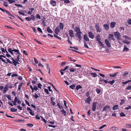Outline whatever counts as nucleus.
Masks as SVG:
<instances>
[{
    "instance_id": "obj_57",
    "label": "nucleus",
    "mask_w": 131,
    "mask_h": 131,
    "mask_svg": "<svg viewBox=\"0 0 131 131\" xmlns=\"http://www.w3.org/2000/svg\"><path fill=\"white\" fill-rule=\"evenodd\" d=\"M31 28L34 32L35 33H36L37 31L35 29V28L34 27H31Z\"/></svg>"
},
{
    "instance_id": "obj_11",
    "label": "nucleus",
    "mask_w": 131,
    "mask_h": 131,
    "mask_svg": "<svg viewBox=\"0 0 131 131\" xmlns=\"http://www.w3.org/2000/svg\"><path fill=\"white\" fill-rule=\"evenodd\" d=\"M91 101V97L90 96H89L88 98H86L85 100V102L86 103H87L89 104H90V101Z\"/></svg>"
},
{
    "instance_id": "obj_29",
    "label": "nucleus",
    "mask_w": 131,
    "mask_h": 131,
    "mask_svg": "<svg viewBox=\"0 0 131 131\" xmlns=\"http://www.w3.org/2000/svg\"><path fill=\"white\" fill-rule=\"evenodd\" d=\"M118 105H114V106L113 107V110H117L118 109Z\"/></svg>"
},
{
    "instance_id": "obj_23",
    "label": "nucleus",
    "mask_w": 131,
    "mask_h": 131,
    "mask_svg": "<svg viewBox=\"0 0 131 131\" xmlns=\"http://www.w3.org/2000/svg\"><path fill=\"white\" fill-rule=\"evenodd\" d=\"M110 108V107L109 106H106L104 107L103 109V111H107Z\"/></svg>"
},
{
    "instance_id": "obj_15",
    "label": "nucleus",
    "mask_w": 131,
    "mask_h": 131,
    "mask_svg": "<svg viewBox=\"0 0 131 131\" xmlns=\"http://www.w3.org/2000/svg\"><path fill=\"white\" fill-rule=\"evenodd\" d=\"M33 80H32V83L34 84H36L37 81V78L36 77H35L33 78Z\"/></svg>"
},
{
    "instance_id": "obj_46",
    "label": "nucleus",
    "mask_w": 131,
    "mask_h": 131,
    "mask_svg": "<svg viewBox=\"0 0 131 131\" xmlns=\"http://www.w3.org/2000/svg\"><path fill=\"white\" fill-rule=\"evenodd\" d=\"M0 59L4 63L6 64H8L7 62H6L4 60L3 58H1V57H0Z\"/></svg>"
},
{
    "instance_id": "obj_44",
    "label": "nucleus",
    "mask_w": 131,
    "mask_h": 131,
    "mask_svg": "<svg viewBox=\"0 0 131 131\" xmlns=\"http://www.w3.org/2000/svg\"><path fill=\"white\" fill-rule=\"evenodd\" d=\"M35 93V94L33 95V96L34 97L35 99H37L38 97H39V96L37 94V93Z\"/></svg>"
},
{
    "instance_id": "obj_54",
    "label": "nucleus",
    "mask_w": 131,
    "mask_h": 131,
    "mask_svg": "<svg viewBox=\"0 0 131 131\" xmlns=\"http://www.w3.org/2000/svg\"><path fill=\"white\" fill-rule=\"evenodd\" d=\"M90 92L89 91H87L86 93V96L87 97H89V96L90 95Z\"/></svg>"
},
{
    "instance_id": "obj_37",
    "label": "nucleus",
    "mask_w": 131,
    "mask_h": 131,
    "mask_svg": "<svg viewBox=\"0 0 131 131\" xmlns=\"http://www.w3.org/2000/svg\"><path fill=\"white\" fill-rule=\"evenodd\" d=\"M31 20L32 19L33 20H34L35 19V17L33 15H31Z\"/></svg>"
},
{
    "instance_id": "obj_42",
    "label": "nucleus",
    "mask_w": 131,
    "mask_h": 131,
    "mask_svg": "<svg viewBox=\"0 0 131 131\" xmlns=\"http://www.w3.org/2000/svg\"><path fill=\"white\" fill-rule=\"evenodd\" d=\"M46 68L48 70L50 71V68L49 67V65L47 63H46Z\"/></svg>"
},
{
    "instance_id": "obj_48",
    "label": "nucleus",
    "mask_w": 131,
    "mask_h": 131,
    "mask_svg": "<svg viewBox=\"0 0 131 131\" xmlns=\"http://www.w3.org/2000/svg\"><path fill=\"white\" fill-rule=\"evenodd\" d=\"M69 70L71 72H74L75 70V69L73 68H70Z\"/></svg>"
},
{
    "instance_id": "obj_13",
    "label": "nucleus",
    "mask_w": 131,
    "mask_h": 131,
    "mask_svg": "<svg viewBox=\"0 0 131 131\" xmlns=\"http://www.w3.org/2000/svg\"><path fill=\"white\" fill-rule=\"evenodd\" d=\"M103 26L104 29L107 31H108L109 29V25L107 24H104Z\"/></svg>"
},
{
    "instance_id": "obj_63",
    "label": "nucleus",
    "mask_w": 131,
    "mask_h": 131,
    "mask_svg": "<svg viewBox=\"0 0 131 131\" xmlns=\"http://www.w3.org/2000/svg\"><path fill=\"white\" fill-rule=\"evenodd\" d=\"M126 90H131V85L128 86L126 88Z\"/></svg>"
},
{
    "instance_id": "obj_47",
    "label": "nucleus",
    "mask_w": 131,
    "mask_h": 131,
    "mask_svg": "<svg viewBox=\"0 0 131 131\" xmlns=\"http://www.w3.org/2000/svg\"><path fill=\"white\" fill-rule=\"evenodd\" d=\"M26 20L28 21H30L31 20V18L30 17H26L25 18Z\"/></svg>"
},
{
    "instance_id": "obj_30",
    "label": "nucleus",
    "mask_w": 131,
    "mask_h": 131,
    "mask_svg": "<svg viewBox=\"0 0 131 131\" xmlns=\"http://www.w3.org/2000/svg\"><path fill=\"white\" fill-rule=\"evenodd\" d=\"M118 73V72H116L114 73V74H110V76L111 77H114L116 76L117 74Z\"/></svg>"
},
{
    "instance_id": "obj_12",
    "label": "nucleus",
    "mask_w": 131,
    "mask_h": 131,
    "mask_svg": "<svg viewBox=\"0 0 131 131\" xmlns=\"http://www.w3.org/2000/svg\"><path fill=\"white\" fill-rule=\"evenodd\" d=\"M108 39L110 40V41H111V40H115L113 35L112 34H110L108 36Z\"/></svg>"
},
{
    "instance_id": "obj_55",
    "label": "nucleus",
    "mask_w": 131,
    "mask_h": 131,
    "mask_svg": "<svg viewBox=\"0 0 131 131\" xmlns=\"http://www.w3.org/2000/svg\"><path fill=\"white\" fill-rule=\"evenodd\" d=\"M106 126V125L105 124L104 125L101 126H100L99 127V129H101L104 127H105Z\"/></svg>"
},
{
    "instance_id": "obj_34",
    "label": "nucleus",
    "mask_w": 131,
    "mask_h": 131,
    "mask_svg": "<svg viewBox=\"0 0 131 131\" xmlns=\"http://www.w3.org/2000/svg\"><path fill=\"white\" fill-rule=\"evenodd\" d=\"M17 109L14 108V107L10 109V111L12 112H15L17 111Z\"/></svg>"
},
{
    "instance_id": "obj_64",
    "label": "nucleus",
    "mask_w": 131,
    "mask_h": 131,
    "mask_svg": "<svg viewBox=\"0 0 131 131\" xmlns=\"http://www.w3.org/2000/svg\"><path fill=\"white\" fill-rule=\"evenodd\" d=\"M127 22L129 24L131 25V19H128Z\"/></svg>"
},
{
    "instance_id": "obj_38",
    "label": "nucleus",
    "mask_w": 131,
    "mask_h": 131,
    "mask_svg": "<svg viewBox=\"0 0 131 131\" xmlns=\"http://www.w3.org/2000/svg\"><path fill=\"white\" fill-rule=\"evenodd\" d=\"M0 50L2 52V53L4 54V53L5 52V50L4 48H3L1 47Z\"/></svg>"
},
{
    "instance_id": "obj_36",
    "label": "nucleus",
    "mask_w": 131,
    "mask_h": 131,
    "mask_svg": "<svg viewBox=\"0 0 131 131\" xmlns=\"http://www.w3.org/2000/svg\"><path fill=\"white\" fill-rule=\"evenodd\" d=\"M82 88V87L80 85H77V86L76 89L77 90H78L79 89H81Z\"/></svg>"
},
{
    "instance_id": "obj_25",
    "label": "nucleus",
    "mask_w": 131,
    "mask_h": 131,
    "mask_svg": "<svg viewBox=\"0 0 131 131\" xmlns=\"http://www.w3.org/2000/svg\"><path fill=\"white\" fill-rule=\"evenodd\" d=\"M61 112L62 113V114L65 116H66V112L65 111H64V109L63 108L62 110H61Z\"/></svg>"
},
{
    "instance_id": "obj_50",
    "label": "nucleus",
    "mask_w": 131,
    "mask_h": 131,
    "mask_svg": "<svg viewBox=\"0 0 131 131\" xmlns=\"http://www.w3.org/2000/svg\"><path fill=\"white\" fill-rule=\"evenodd\" d=\"M125 100L124 99H122L121 100V102L120 103L121 105H122L125 102Z\"/></svg>"
},
{
    "instance_id": "obj_7",
    "label": "nucleus",
    "mask_w": 131,
    "mask_h": 131,
    "mask_svg": "<svg viewBox=\"0 0 131 131\" xmlns=\"http://www.w3.org/2000/svg\"><path fill=\"white\" fill-rule=\"evenodd\" d=\"M74 31L76 32V33H79L81 32L80 29V28L79 27H76L74 28Z\"/></svg>"
},
{
    "instance_id": "obj_60",
    "label": "nucleus",
    "mask_w": 131,
    "mask_h": 131,
    "mask_svg": "<svg viewBox=\"0 0 131 131\" xmlns=\"http://www.w3.org/2000/svg\"><path fill=\"white\" fill-rule=\"evenodd\" d=\"M131 108V106L130 105H128L125 108V109L128 110Z\"/></svg>"
},
{
    "instance_id": "obj_45",
    "label": "nucleus",
    "mask_w": 131,
    "mask_h": 131,
    "mask_svg": "<svg viewBox=\"0 0 131 131\" xmlns=\"http://www.w3.org/2000/svg\"><path fill=\"white\" fill-rule=\"evenodd\" d=\"M103 79H102V80H100L99 81V83L100 84H102L103 85V84H104V82H103Z\"/></svg>"
},
{
    "instance_id": "obj_10",
    "label": "nucleus",
    "mask_w": 131,
    "mask_h": 131,
    "mask_svg": "<svg viewBox=\"0 0 131 131\" xmlns=\"http://www.w3.org/2000/svg\"><path fill=\"white\" fill-rule=\"evenodd\" d=\"M88 34L90 38H92V39H93L94 38V35L91 32H88Z\"/></svg>"
},
{
    "instance_id": "obj_61",
    "label": "nucleus",
    "mask_w": 131,
    "mask_h": 131,
    "mask_svg": "<svg viewBox=\"0 0 131 131\" xmlns=\"http://www.w3.org/2000/svg\"><path fill=\"white\" fill-rule=\"evenodd\" d=\"M37 30L39 31L41 33H42V31L41 30V28L39 27H38L37 28Z\"/></svg>"
},
{
    "instance_id": "obj_49",
    "label": "nucleus",
    "mask_w": 131,
    "mask_h": 131,
    "mask_svg": "<svg viewBox=\"0 0 131 131\" xmlns=\"http://www.w3.org/2000/svg\"><path fill=\"white\" fill-rule=\"evenodd\" d=\"M57 106H58V107L61 109L62 108V106L59 103H57Z\"/></svg>"
},
{
    "instance_id": "obj_52",
    "label": "nucleus",
    "mask_w": 131,
    "mask_h": 131,
    "mask_svg": "<svg viewBox=\"0 0 131 131\" xmlns=\"http://www.w3.org/2000/svg\"><path fill=\"white\" fill-rule=\"evenodd\" d=\"M29 113L30 115L32 116H34V111H32V110L29 112Z\"/></svg>"
},
{
    "instance_id": "obj_2",
    "label": "nucleus",
    "mask_w": 131,
    "mask_h": 131,
    "mask_svg": "<svg viewBox=\"0 0 131 131\" xmlns=\"http://www.w3.org/2000/svg\"><path fill=\"white\" fill-rule=\"evenodd\" d=\"M8 51L10 53L14 55V54L13 52H19V51L17 49H12L10 48H8V49H7Z\"/></svg>"
},
{
    "instance_id": "obj_22",
    "label": "nucleus",
    "mask_w": 131,
    "mask_h": 131,
    "mask_svg": "<svg viewBox=\"0 0 131 131\" xmlns=\"http://www.w3.org/2000/svg\"><path fill=\"white\" fill-rule=\"evenodd\" d=\"M34 9L33 8H31L29 9L31 11H29L28 12V14L31 15L33 12L34 10Z\"/></svg>"
},
{
    "instance_id": "obj_56",
    "label": "nucleus",
    "mask_w": 131,
    "mask_h": 131,
    "mask_svg": "<svg viewBox=\"0 0 131 131\" xmlns=\"http://www.w3.org/2000/svg\"><path fill=\"white\" fill-rule=\"evenodd\" d=\"M98 42L100 44V46H103V44L102 43V42L101 41V40L99 41Z\"/></svg>"
},
{
    "instance_id": "obj_20",
    "label": "nucleus",
    "mask_w": 131,
    "mask_h": 131,
    "mask_svg": "<svg viewBox=\"0 0 131 131\" xmlns=\"http://www.w3.org/2000/svg\"><path fill=\"white\" fill-rule=\"evenodd\" d=\"M96 39V41L98 42L101 39L100 38V35L99 34H98L96 35L95 37Z\"/></svg>"
},
{
    "instance_id": "obj_41",
    "label": "nucleus",
    "mask_w": 131,
    "mask_h": 131,
    "mask_svg": "<svg viewBox=\"0 0 131 131\" xmlns=\"http://www.w3.org/2000/svg\"><path fill=\"white\" fill-rule=\"evenodd\" d=\"M6 97L7 98V99L9 100H11L12 99L11 98V97L10 96V95H6Z\"/></svg>"
},
{
    "instance_id": "obj_32",
    "label": "nucleus",
    "mask_w": 131,
    "mask_h": 131,
    "mask_svg": "<svg viewBox=\"0 0 131 131\" xmlns=\"http://www.w3.org/2000/svg\"><path fill=\"white\" fill-rule=\"evenodd\" d=\"M5 12L8 15H9L10 17H13V15H12V14H11L10 12H8V10H6V11Z\"/></svg>"
},
{
    "instance_id": "obj_27",
    "label": "nucleus",
    "mask_w": 131,
    "mask_h": 131,
    "mask_svg": "<svg viewBox=\"0 0 131 131\" xmlns=\"http://www.w3.org/2000/svg\"><path fill=\"white\" fill-rule=\"evenodd\" d=\"M125 127L127 128H131V124L127 123L126 124Z\"/></svg>"
},
{
    "instance_id": "obj_1",
    "label": "nucleus",
    "mask_w": 131,
    "mask_h": 131,
    "mask_svg": "<svg viewBox=\"0 0 131 131\" xmlns=\"http://www.w3.org/2000/svg\"><path fill=\"white\" fill-rule=\"evenodd\" d=\"M82 34V32H81L79 33H76L75 34L77 40H78L80 42H81V41L82 39V37L81 35Z\"/></svg>"
},
{
    "instance_id": "obj_26",
    "label": "nucleus",
    "mask_w": 131,
    "mask_h": 131,
    "mask_svg": "<svg viewBox=\"0 0 131 131\" xmlns=\"http://www.w3.org/2000/svg\"><path fill=\"white\" fill-rule=\"evenodd\" d=\"M128 50L129 49L125 45H124V49L123 50V51H128Z\"/></svg>"
},
{
    "instance_id": "obj_51",
    "label": "nucleus",
    "mask_w": 131,
    "mask_h": 131,
    "mask_svg": "<svg viewBox=\"0 0 131 131\" xmlns=\"http://www.w3.org/2000/svg\"><path fill=\"white\" fill-rule=\"evenodd\" d=\"M131 82V80H128L126 82H122V83L123 84H127V83H129V82Z\"/></svg>"
},
{
    "instance_id": "obj_8",
    "label": "nucleus",
    "mask_w": 131,
    "mask_h": 131,
    "mask_svg": "<svg viewBox=\"0 0 131 131\" xmlns=\"http://www.w3.org/2000/svg\"><path fill=\"white\" fill-rule=\"evenodd\" d=\"M69 35L71 37H74V31L72 30H69Z\"/></svg>"
},
{
    "instance_id": "obj_35",
    "label": "nucleus",
    "mask_w": 131,
    "mask_h": 131,
    "mask_svg": "<svg viewBox=\"0 0 131 131\" xmlns=\"http://www.w3.org/2000/svg\"><path fill=\"white\" fill-rule=\"evenodd\" d=\"M90 74L92 75V76L94 77H95L97 76V74L95 73H90Z\"/></svg>"
},
{
    "instance_id": "obj_16",
    "label": "nucleus",
    "mask_w": 131,
    "mask_h": 131,
    "mask_svg": "<svg viewBox=\"0 0 131 131\" xmlns=\"http://www.w3.org/2000/svg\"><path fill=\"white\" fill-rule=\"evenodd\" d=\"M55 33L57 35H58V33L60 32V30L59 28V27L57 26L56 27L55 30Z\"/></svg>"
},
{
    "instance_id": "obj_58",
    "label": "nucleus",
    "mask_w": 131,
    "mask_h": 131,
    "mask_svg": "<svg viewBox=\"0 0 131 131\" xmlns=\"http://www.w3.org/2000/svg\"><path fill=\"white\" fill-rule=\"evenodd\" d=\"M42 86V85L41 84V83H39L38 84V87L39 88L41 89Z\"/></svg>"
},
{
    "instance_id": "obj_39",
    "label": "nucleus",
    "mask_w": 131,
    "mask_h": 131,
    "mask_svg": "<svg viewBox=\"0 0 131 131\" xmlns=\"http://www.w3.org/2000/svg\"><path fill=\"white\" fill-rule=\"evenodd\" d=\"M96 92L98 94H99L101 92V91L100 90V89H99L98 88H96Z\"/></svg>"
},
{
    "instance_id": "obj_21",
    "label": "nucleus",
    "mask_w": 131,
    "mask_h": 131,
    "mask_svg": "<svg viewBox=\"0 0 131 131\" xmlns=\"http://www.w3.org/2000/svg\"><path fill=\"white\" fill-rule=\"evenodd\" d=\"M8 90V87L6 85L5 86L4 90L3 91V93H6Z\"/></svg>"
},
{
    "instance_id": "obj_43",
    "label": "nucleus",
    "mask_w": 131,
    "mask_h": 131,
    "mask_svg": "<svg viewBox=\"0 0 131 131\" xmlns=\"http://www.w3.org/2000/svg\"><path fill=\"white\" fill-rule=\"evenodd\" d=\"M23 84L22 83H20L18 86V89L19 90H21V88Z\"/></svg>"
},
{
    "instance_id": "obj_18",
    "label": "nucleus",
    "mask_w": 131,
    "mask_h": 131,
    "mask_svg": "<svg viewBox=\"0 0 131 131\" xmlns=\"http://www.w3.org/2000/svg\"><path fill=\"white\" fill-rule=\"evenodd\" d=\"M64 26L63 24L62 23H60L59 24V27L61 30H63Z\"/></svg>"
},
{
    "instance_id": "obj_62",
    "label": "nucleus",
    "mask_w": 131,
    "mask_h": 131,
    "mask_svg": "<svg viewBox=\"0 0 131 131\" xmlns=\"http://www.w3.org/2000/svg\"><path fill=\"white\" fill-rule=\"evenodd\" d=\"M36 17L37 18H38L39 19H41L40 16L39 14H38L37 15Z\"/></svg>"
},
{
    "instance_id": "obj_9",
    "label": "nucleus",
    "mask_w": 131,
    "mask_h": 131,
    "mask_svg": "<svg viewBox=\"0 0 131 131\" xmlns=\"http://www.w3.org/2000/svg\"><path fill=\"white\" fill-rule=\"evenodd\" d=\"M105 42L107 45V46L108 47H111V46L109 40L108 39H105Z\"/></svg>"
},
{
    "instance_id": "obj_33",
    "label": "nucleus",
    "mask_w": 131,
    "mask_h": 131,
    "mask_svg": "<svg viewBox=\"0 0 131 131\" xmlns=\"http://www.w3.org/2000/svg\"><path fill=\"white\" fill-rule=\"evenodd\" d=\"M75 84H73L72 85H71L69 86V87L71 89H73L75 88Z\"/></svg>"
},
{
    "instance_id": "obj_53",
    "label": "nucleus",
    "mask_w": 131,
    "mask_h": 131,
    "mask_svg": "<svg viewBox=\"0 0 131 131\" xmlns=\"http://www.w3.org/2000/svg\"><path fill=\"white\" fill-rule=\"evenodd\" d=\"M84 46L88 48H89V47L87 45L86 42L84 41Z\"/></svg>"
},
{
    "instance_id": "obj_19",
    "label": "nucleus",
    "mask_w": 131,
    "mask_h": 131,
    "mask_svg": "<svg viewBox=\"0 0 131 131\" xmlns=\"http://www.w3.org/2000/svg\"><path fill=\"white\" fill-rule=\"evenodd\" d=\"M84 39L85 41H89V39L88 38L87 35L86 34H85L83 35Z\"/></svg>"
},
{
    "instance_id": "obj_17",
    "label": "nucleus",
    "mask_w": 131,
    "mask_h": 131,
    "mask_svg": "<svg viewBox=\"0 0 131 131\" xmlns=\"http://www.w3.org/2000/svg\"><path fill=\"white\" fill-rule=\"evenodd\" d=\"M52 0H50L51 1L50 2V4L53 6H55L56 5V1Z\"/></svg>"
},
{
    "instance_id": "obj_6",
    "label": "nucleus",
    "mask_w": 131,
    "mask_h": 131,
    "mask_svg": "<svg viewBox=\"0 0 131 131\" xmlns=\"http://www.w3.org/2000/svg\"><path fill=\"white\" fill-rule=\"evenodd\" d=\"M97 104V102H94L93 103L92 109L93 111H95L96 107V104Z\"/></svg>"
},
{
    "instance_id": "obj_31",
    "label": "nucleus",
    "mask_w": 131,
    "mask_h": 131,
    "mask_svg": "<svg viewBox=\"0 0 131 131\" xmlns=\"http://www.w3.org/2000/svg\"><path fill=\"white\" fill-rule=\"evenodd\" d=\"M17 54H18V55L17 57V59L19 61V59H20V55H21L20 53L19 52H17Z\"/></svg>"
},
{
    "instance_id": "obj_24",
    "label": "nucleus",
    "mask_w": 131,
    "mask_h": 131,
    "mask_svg": "<svg viewBox=\"0 0 131 131\" xmlns=\"http://www.w3.org/2000/svg\"><path fill=\"white\" fill-rule=\"evenodd\" d=\"M47 31L49 33H52L53 31L52 30L50 29L49 27H48L47 28Z\"/></svg>"
},
{
    "instance_id": "obj_59",
    "label": "nucleus",
    "mask_w": 131,
    "mask_h": 131,
    "mask_svg": "<svg viewBox=\"0 0 131 131\" xmlns=\"http://www.w3.org/2000/svg\"><path fill=\"white\" fill-rule=\"evenodd\" d=\"M18 75L17 74H13L12 75V78L14 77H18Z\"/></svg>"
},
{
    "instance_id": "obj_3",
    "label": "nucleus",
    "mask_w": 131,
    "mask_h": 131,
    "mask_svg": "<svg viewBox=\"0 0 131 131\" xmlns=\"http://www.w3.org/2000/svg\"><path fill=\"white\" fill-rule=\"evenodd\" d=\"M114 35L117 38L118 41L119 40H121L120 37L121 36L120 33L118 31H116L114 32Z\"/></svg>"
},
{
    "instance_id": "obj_5",
    "label": "nucleus",
    "mask_w": 131,
    "mask_h": 131,
    "mask_svg": "<svg viewBox=\"0 0 131 131\" xmlns=\"http://www.w3.org/2000/svg\"><path fill=\"white\" fill-rule=\"evenodd\" d=\"M95 27L97 32H101V29L100 28V25L98 23H97L95 24Z\"/></svg>"
},
{
    "instance_id": "obj_40",
    "label": "nucleus",
    "mask_w": 131,
    "mask_h": 131,
    "mask_svg": "<svg viewBox=\"0 0 131 131\" xmlns=\"http://www.w3.org/2000/svg\"><path fill=\"white\" fill-rule=\"evenodd\" d=\"M115 82V81L114 80H113L112 81H110L108 82V83L111 84L112 85L114 84Z\"/></svg>"
},
{
    "instance_id": "obj_14",
    "label": "nucleus",
    "mask_w": 131,
    "mask_h": 131,
    "mask_svg": "<svg viewBox=\"0 0 131 131\" xmlns=\"http://www.w3.org/2000/svg\"><path fill=\"white\" fill-rule=\"evenodd\" d=\"M116 23L114 21H112L111 22L110 24V27L112 28H114L116 24Z\"/></svg>"
},
{
    "instance_id": "obj_28",
    "label": "nucleus",
    "mask_w": 131,
    "mask_h": 131,
    "mask_svg": "<svg viewBox=\"0 0 131 131\" xmlns=\"http://www.w3.org/2000/svg\"><path fill=\"white\" fill-rule=\"evenodd\" d=\"M17 97H15L14 99V101H12V102L13 103V104L14 105H16V103L17 102Z\"/></svg>"
},
{
    "instance_id": "obj_4",
    "label": "nucleus",
    "mask_w": 131,
    "mask_h": 131,
    "mask_svg": "<svg viewBox=\"0 0 131 131\" xmlns=\"http://www.w3.org/2000/svg\"><path fill=\"white\" fill-rule=\"evenodd\" d=\"M7 61L9 63L12 64L13 63L14 64V65L15 66H17V64H16V62L17 61V60H14V61L12 62L10 60L8 59H7V58H6Z\"/></svg>"
}]
</instances>
